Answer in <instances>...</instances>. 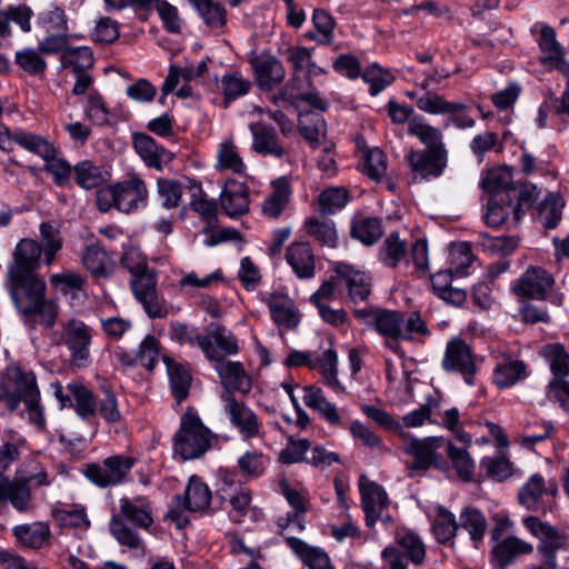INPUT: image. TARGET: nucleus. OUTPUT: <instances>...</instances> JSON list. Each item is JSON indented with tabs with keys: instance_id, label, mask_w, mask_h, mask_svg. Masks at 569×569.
<instances>
[{
	"instance_id": "72a5a7b5",
	"label": "nucleus",
	"mask_w": 569,
	"mask_h": 569,
	"mask_svg": "<svg viewBox=\"0 0 569 569\" xmlns=\"http://www.w3.org/2000/svg\"><path fill=\"white\" fill-rule=\"evenodd\" d=\"M234 475L227 472L223 478L221 491L229 497L231 511L230 518L233 522L242 523L246 516L252 511L250 507L251 492L248 488L239 486L234 487Z\"/></svg>"
},
{
	"instance_id": "13d9d810",
	"label": "nucleus",
	"mask_w": 569,
	"mask_h": 569,
	"mask_svg": "<svg viewBox=\"0 0 569 569\" xmlns=\"http://www.w3.org/2000/svg\"><path fill=\"white\" fill-rule=\"evenodd\" d=\"M312 22L316 31L307 32L306 37L321 46H330L335 40L336 22L331 14L323 9H315L312 13Z\"/></svg>"
},
{
	"instance_id": "774afa93",
	"label": "nucleus",
	"mask_w": 569,
	"mask_h": 569,
	"mask_svg": "<svg viewBox=\"0 0 569 569\" xmlns=\"http://www.w3.org/2000/svg\"><path fill=\"white\" fill-rule=\"evenodd\" d=\"M541 355L545 360L549 363L552 378L566 377L569 375V353L565 347L560 343L546 345Z\"/></svg>"
},
{
	"instance_id": "2eb2a0df",
	"label": "nucleus",
	"mask_w": 569,
	"mask_h": 569,
	"mask_svg": "<svg viewBox=\"0 0 569 569\" xmlns=\"http://www.w3.org/2000/svg\"><path fill=\"white\" fill-rule=\"evenodd\" d=\"M441 366L447 372L461 375L467 385H475L478 371L476 358L471 348L461 338H453L447 342Z\"/></svg>"
},
{
	"instance_id": "473e14b6",
	"label": "nucleus",
	"mask_w": 569,
	"mask_h": 569,
	"mask_svg": "<svg viewBox=\"0 0 569 569\" xmlns=\"http://www.w3.org/2000/svg\"><path fill=\"white\" fill-rule=\"evenodd\" d=\"M157 283L158 278H147L144 283L138 282L131 288L133 297L151 319L164 318L168 315V307L157 292Z\"/></svg>"
},
{
	"instance_id": "39448f33",
	"label": "nucleus",
	"mask_w": 569,
	"mask_h": 569,
	"mask_svg": "<svg viewBox=\"0 0 569 569\" xmlns=\"http://www.w3.org/2000/svg\"><path fill=\"white\" fill-rule=\"evenodd\" d=\"M443 398L433 392L425 397L423 402L416 409L402 416V423L407 428H419L425 423L436 425L450 431L457 441L469 446L471 435L465 430L461 413L457 407L443 408Z\"/></svg>"
},
{
	"instance_id": "79ce46f5",
	"label": "nucleus",
	"mask_w": 569,
	"mask_h": 569,
	"mask_svg": "<svg viewBox=\"0 0 569 569\" xmlns=\"http://www.w3.org/2000/svg\"><path fill=\"white\" fill-rule=\"evenodd\" d=\"M162 361L167 368L172 397L180 403L189 396L192 381L190 371L168 356H162Z\"/></svg>"
},
{
	"instance_id": "37998d69",
	"label": "nucleus",
	"mask_w": 569,
	"mask_h": 569,
	"mask_svg": "<svg viewBox=\"0 0 569 569\" xmlns=\"http://www.w3.org/2000/svg\"><path fill=\"white\" fill-rule=\"evenodd\" d=\"M428 516L431 520L432 532L439 543H447L455 538L459 525L451 511L442 505H436Z\"/></svg>"
},
{
	"instance_id": "052dcab7",
	"label": "nucleus",
	"mask_w": 569,
	"mask_h": 569,
	"mask_svg": "<svg viewBox=\"0 0 569 569\" xmlns=\"http://www.w3.org/2000/svg\"><path fill=\"white\" fill-rule=\"evenodd\" d=\"M32 501L31 488L20 478L10 480L0 502H9L17 511L26 512L30 509Z\"/></svg>"
},
{
	"instance_id": "5fc2aeb1",
	"label": "nucleus",
	"mask_w": 569,
	"mask_h": 569,
	"mask_svg": "<svg viewBox=\"0 0 569 569\" xmlns=\"http://www.w3.org/2000/svg\"><path fill=\"white\" fill-rule=\"evenodd\" d=\"M416 103L419 110L430 114H447V112L468 109V107L462 102L447 101L441 94L431 91H427L419 96Z\"/></svg>"
},
{
	"instance_id": "6ab92c4d",
	"label": "nucleus",
	"mask_w": 569,
	"mask_h": 569,
	"mask_svg": "<svg viewBox=\"0 0 569 569\" xmlns=\"http://www.w3.org/2000/svg\"><path fill=\"white\" fill-rule=\"evenodd\" d=\"M200 349L210 361L219 362L228 356H236L240 352L238 338L226 327L214 326L200 340Z\"/></svg>"
},
{
	"instance_id": "de8ad7c7",
	"label": "nucleus",
	"mask_w": 569,
	"mask_h": 569,
	"mask_svg": "<svg viewBox=\"0 0 569 569\" xmlns=\"http://www.w3.org/2000/svg\"><path fill=\"white\" fill-rule=\"evenodd\" d=\"M459 529L468 532L475 547H478L485 538L488 522L483 512L475 507H465L459 516Z\"/></svg>"
},
{
	"instance_id": "9d476101",
	"label": "nucleus",
	"mask_w": 569,
	"mask_h": 569,
	"mask_svg": "<svg viewBox=\"0 0 569 569\" xmlns=\"http://www.w3.org/2000/svg\"><path fill=\"white\" fill-rule=\"evenodd\" d=\"M398 547L388 546L381 552V558L389 569H408L405 557L415 566L423 563L427 549L422 539L413 531L399 530L396 535Z\"/></svg>"
},
{
	"instance_id": "dca6fc26",
	"label": "nucleus",
	"mask_w": 569,
	"mask_h": 569,
	"mask_svg": "<svg viewBox=\"0 0 569 569\" xmlns=\"http://www.w3.org/2000/svg\"><path fill=\"white\" fill-rule=\"evenodd\" d=\"M14 144L37 154L42 160L53 153H59V148L47 138L23 130H17L11 133L4 124L0 123V149L10 152L13 150Z\"/></svg>"
},
{
	"instance_id": "7ed1b4c3",
	"label": "nucleus",
	"mask_w": 569,
	"mask_h": 569,
	"mask_svg": "<svg viewBox=\"0 0 569 569\" xmlns=\"http://www.w3.org/2000/svg\"><path fill=\"white\" fill-rule=\"evenodd\" d=\"M119 515H114L109 523L111 536L129 549L144 552L146 543L138 529H149L153 523L152 509L146 497H122L119 500Z\"/></svg>"
},
{
	"instance_id": "2f4dec72",
	"label": "nucleus",
	"mask_w": 569,
	"mask_h": 569,
	"mask_svg": "<svg viewBox=\"0 0 569 569\" xmlns=\"http://www.w3.org/2000/svg\"><path fill=\"white\" fill-rule=\"evenodd\" d=\"M120 264L130 273V289L138 284V282L144 283L147 278H158L156 270L148 266L146 254L138 247L124 246Z\"/></svg>"
},
{
	"instance_id": "603ef678",
	"label": "nucleus",
	"mask_w": 569,
	"mask_h": 569,
	"mask_svg": "<svg viewBox=\"0 0 569 569\" xmlns=\"http://www.w3.org/2000/svg\"><path fill=\"white\" fill-rule=\"evenodd\" d=\"M408 247L406 240H401L399 232H391L379 249V260L388 268H397L406 260Z\"/></svg>"
},
{
	"instance_id": "f257e3e1",
	"label": "nucleus",
	"mask_w": 569,
	"mask_h": 569,
	"mask_svg": "<svg viewBox=\"0 0 569 569\" xmlns=\"http://www.w3.org/2000/svg\"><path fill=\"white\" fill-rule=\"evenodd\" d=\"M42 256L41 244L30 238L18 241L7 270V289L17 310L27 319L51 328L58 318V305L47 300L46 282L38 269Z\"/></svg>"
},
{
	"instance_id": "b1692460",
	"label": "nucleus",
	"mask_w": 569,
	"mask_h": 569,
	"mask_svg": "<svg viewBox=\"0 0 569 569\" xmlns=\"http://www.w3.org/2000/svg\"><path fill=\"white\" fill-rule=\"evenodd\" d=\"M256 81L260 89L272 90L286 78L282 62L270 53H261L250 60Z\"/></svg>"
},
{
	"instance_id": "4d7b16f0",
	"label": "nucleus",
	"mask_w": 569,
	"mask_h": 569,
	"mask_svg": "<svg viewBox=\"0 0 569 569\" xmlns=\"http://www.w3.org/2000/svg\"><path fill=\"white\" fill-rule=\"evenodd\" d=\"M375 328L383 337L401 339L405 317L399 311L378 310L372 313Z\"/></svg>"
},
{
	"instance_id": "a878e982",
	"label": "nucleus",
	"mask_w": 569,
	"mask_h": 569,
	"mask_svg": "<svg viewBox=\"0 0 569 569\" xmlns=\"http://www.w3.org/2000/svg\"><path fill=\"white\" fill-rule=\"evenodd\" d=\"M491 549V558L495 565L506 568L516 562L521 556H529L533 552V545L513 535L506 536Z\"/></svg>"
},
{
	"instance_id": "f704fd0d",
	"label": "nucleus",
	"mask_w": 569,
	"mask_h": 569,
	"mask_svg": "<svg viewBox=\"0 0 569 569\" xmlns=\"http://www.w3.org/2000/svg\"><path fill=\"white\" fill-rule=\"evenodd\" d=\"M338 356L332 348H328L322 352L312 351L311 370H317L323 379V383L332 389L336 393L345 392V387L338 379Z\"/></svg>"
},
{
	"instance_id": "c85d7f7f",
	"label": "nucleus",
	"mask_w": 569,
	"mask_h": 569,
	"mask_svg": "<svg viewBox=\"0 0 569 569\" xmlns=\"http://www.w3.org/2000/svg\"><path fill=\"white\" fill-rule=\"evenodd\" d=\"M286 545L308 569H336L329 553L297 537H286Z\"/></svg>"
},
{
	"instance_id": "423d86ee",
	"label": "nucleus",
	"mask_w": 569,
	"mask_h": 569,
	"mask_svg": "<svg viewBox=\"0 0 569 569\" xmlns=\"http://www.w3.org/2000/svg\"><path fill=\"white\" fill-rule=\"evenodd\" d=\"M216 443V433L203 423L196 408L188 407L172 436L173 455L183 461L200 459Z\"/></svg>"
},
{
	"instance_id": "0eeeda50",
	"label": "nucleus",
	"mask_w": 569,
	"mask_h": 569,
	"mask_svg": "<svg viewBox=\"0 0 569 569\" xmlns=\"http://www.w3.org/2000/svg\"><path fill=\"white\" fill-rule=\"evenodd\" d=\"M149 191L144 180L132 174L128 179L104 186L96 193L97 207L101 212L116 209L122 213H132L148 204Z\"/></svg>"
},
{
	"instance_id": "aec40b11",
	"label": "nucleus",
	"mask_w": 569,
	"mask_h": 569,
	"mask_svg": "<svg viewBox=\"0 0 569 569\" xmlns=\"http://www.w3.org/2000/svg\"><path fill=\"white\" fill-rule=\"evenodd\" d=\"M333 271L337 284L346 288L355 303L365 301L369 297L372 282L367 271L347 262H336Z\"/></svg>"
},
{
	"instance_id": "4be33fe9",
	"label": "nucleus",
	"mask_w": 569,
	"mask_h": 569,
	"mask_svg": "<svg viewBox=\"0 0 569 569\" xmlns=\"http://www.w3.org/2000/svg\"><path fill=\"white\" fill-rule=\"evenodd\" d=\"M407 161L412 172L425 180L440 177L448 164V150L410 151Z\"/></svg>"
},
{
	"instance_id": "bb28decb",
	"label": "nucleus",
	"mask_w": 569,
	"mask_h": 569,
	"mask_svg": "<svg viewBox=\"0 0 569 569\" xmlns=\"http://www.w3.org/2000/svg\"><path fill=\"white\" fill-rule=\"evenodd\" d=\"M214 169L220 173H230L238 178L247 177L248 167L232 138H224L218 143Z\"/></svg>"
},
{
	"instance_id": "4468645a",
	"label": "nucleus",
	"mask_w": 569,
	"mask_h": 569,
	"mask_svg": "<svg viewBox=\"0 0 569 569\" xmlns=\"http://www.w3.org/2000/svg\"><path fill=\"white\" fill-rule=\"evenodd\" d=\"M556 496V483H546L542 476L535 473L519 489L518 501L527 510L547 513L552 510Z\"/></svg>"
},
{
	"instance_id": "5701e85b",
	"label": "nucleus",
	"mask_w": 569,
	"mask_h": 569,
	"mask_svg": "<svg viewBox=\"0 0 569 569\" xmlns=\"http://www.w3.org/2000/svg\"><path fill=\"white\" fill-rule=\"evenodd\" d=\"M33 11L27 4H9L0 9V49L10 44L13 37L12 23L28 33L31 31Z\"/></svg>"
},
{
	"instance_id": "e2e57ef3",
	"label": "nucleus",
	"mask_w": 569,
	"mask_h": 569,
	"mask_svg": "<svg viewBox=\"0 0 569 569\" xmlns=\"http://www.w3.org/2000/svg\"><path fill=\"white\" fill-rule=\"evenodd\" d=\"M250 88L251 81L240 72L224 73L219 82V89L223 94L226 104L246 96Z\"/></svg>"
},
{
	"instance_id": "e433bc0d",
	"label": "nucleus",
	"mask_w": 569,
	"mask_h": 569,
	"mask_svg": "<svg viewBox=\"0 0 569 569\" xmlns=\"http://www.w3.org/2000/svg\"><path fill=\"white\" fill-rule=\"evenodd\" d=\"M211 490L198 476H191L183 496H177L178 506L188 511H203L211 502Z\"/></svg>"
},
{
	"instance_id": "c9c22d12",
	"label": "nucleus",
	"mask_w": 569,
	"mask_h": 569,
	"mask_svg": "<svg viewBox=\"0 0 569 569\" xmlns=\"http://www.w3.org/2000/svg\"><path fill=\"white\" fill-rule=\"evenodd\" d=\"M133 148L146 166L158 170H161L173 158L170 151L159 147L153 138L146 133H136L133 136Z\"/></svg>"
},
{
	"instance_id": "6e6552de",
	"label": "nucleus",
	"mask_w": 569,
	"mask_h": 569,
	"mask_svg": "<svg viewBox=\"0 0 569 569\" xmlns=\"http://www.w3.org/2000/svg\"><path fill=\"white\" fill-rule=\"evenodd\" d=\"M94 329L78 318H69L59 323V328L52 332L51 341L57 346H63L69 352L71 366L83 369L91 365V346Z\"/></svg>"
},
{
	"instance_id": "58836bf2",
	"label": "nucleus",
	"mask_w": 569,
	"mask_h": 569,
	"mask_svg": "<svg viewBox=\"0 0 569 569\" xmlns=\"http://www.w3.org/2000/svg\"><path fill=\"white\" fill-rule=\"evenodd\" d=\"M191 191L190 208L197 212L209 228L218 221V207L214 200H209L200 181L188 179L187 186Z\"/></svg>"
},
{
	"instance_id": "69168bd1",
	"label": "nucleus",
	"mask_w": 569,
	"mask_h": 569,
	"mask_svg": "<svg viewBox=\"0 0 569 569\" xmlns=\"http://www.w3.org/2000/svg\"><path fill=\"white\" fill-rule=\"evenodd\" d=\"M360 77L367 84H369V93L372 97L382 92L396 79L389 69L382 68L377 62L367 66L361 71Z\"/></svg>"
},
{
	"instance_id": "a19ab883",
	"label": "nucleus",
	"mask_w": 569,
	"mask_h": 569,
	"mask_svg": "<svg viewBox=\"0 0 569 569\" xmlns=\"http://www.w3.org/2000/svg\"><path fill=\"white\" fill-rule=\"evenodd\" d=\"M538 44L542 52L540 62L545 66L565 71V51L562 46L556 39L553 28L549 26L541 28Z\"/></svg>"
},
{
	"instance_id": "20e7f679",
	"label": "nucleus",
	"mask_w": 569,
	"mask_h": 569,
	"mask_svg": "<svg viewBox=\"0 0 569 569\" xmlns=\"http://www.w3.org/2000/svg\"><path fill=\"white\" fill-rule=\"evenodd\" d=\"M302 391L305 405L316 411L319 418L328 426L335 429H348L353 440L360 441L368 448L376 449L381 447L382 439L379 435L360 420L348 422L343 416V410L329 401L320 387L313 385L305 386Z\"/></svg>"
},
{
	"instance_id": "7c9ffc66",
	"label": "nucleus",
	"mask_w": 569,
	"mask_h": 569,
	"mask_svg": "<svg viewBox=\"0 0 569 569\" xmlns=\"http://www.w3.org/2000/svg\"><path fill=\"white\" fill-rule=\"evenodd\" d=\"M214 370L227 390L248 393L252 389V378L242 362L222 360L217 362Z\"/></svg>"
},
{
	"instance_id": "8fccbe9b",
	"label": "nucleus",
	"mask_w": 569,
	"mask_h": 569,
	"mask_svg": "<svg viewBox=\"0 0 569 569\" xmlns=\"http://www.w3.org/2000/svg\"><path fill=\"white\" fill-rule=\"evenodd\" d=\"M12 533L24 547L40 549L50 538V528L48 523L38 521L16 526L12 528Z\"/></svg>"
},
{
	"instance_id": "864d4df0",
	"label": "nucleus",
	"mask_w": 569,
	"mask_h": 569,
	"mask_svg": "<svg viewBox=\"0 0 569 569\" xmlns=\"http://www.w3.org/2000/svg\"><path fill=\"white\" fill-rule=\"evenodd\" d=\"M84 268L94 277H107L112 271V260L98 244L87 246L82 253Z\"/></svg>"
},
{
	"instance_id": "4c0bfd02",
	"label": "nucleus",
	"mask_w": 569,
	"mask_h": 569,
	"mask_svg": "<svg viewBox=\"0 0 569 569\" xmlns=\"http://www.w3.org/2000/svg\"><path fill=\"white\" fill-rule=\"evenodd\" d=\"M272 191L261 204L262 213L272 219L281 216L291 198V184L287 177H280L271 181Z\"/></svg>"
},
{
	"instance_id": "49530a36",
	"label": "nucleus",
	"mask_w": 569,
	"mask_h": 569,
	"mask_svg": "<svg viewBox=\"0 0 569 569\" xmlns=\"http://www.w3.org/2000/svg\"><path fill=\"white\" fill-rule=\"evenodd\" d=\"M72 399V407L77 415L83 420H90L97 412V400L93 392L80 382H69L67 385Z\"/></svg>"
},
{
	"instance_id": "09e8293b",
	"label": "nucleus",
	"mask_w": 569,
	"mask_h": 569,
	"mask_svg": "<svg viewBox=\"0 0 569 569\" xmlns=\"http://www.w3.org/2000/svg\"><path fill=\"white\" fill-rule=\"evenodd\" d=\"M52 517L57 525L63 529H78L86 531L90 527L87 509L82 505H71L54 508Z\"/></svg>"
},
{
	"instance_id": "f3484780",
	"label": "nucleus",
	"mask_w": 569,
	"mask_h": 569,
	"mask_svg": "<svg viewBox=\"0 0 569 569\" xmlns=\"http://www.w3.org/2000/svg\"><path fill=\"white\" fill-rule=\"evenodd\" d=\"M273 323L280 330L295 331L299 328L302 313L295 300L283 291H273L263 298Z\"/></svg>"
},
{
	"instance_id": "cd10ccee",
	"label": "nucleus",
	"mask_w": 569,
	"mask_h": 569,
	"mask_svg": "<svg viewBox=\"0 0 569 569\" xmlns=\"http://www.w3.org/2000/svg\"><path fill=\"white\" fill-rule=\"evenodd\" d=\"M220 204L229 217L241 216L249 210V193L246 182L227 179L220 192Z\"/></svg>"
},
{
	"instance_id": "bf43d9fd",
	"label": "nucleus",
	"mask_w": 569,
	"mask_h": 569,
	"mask_svg": "<svg viewBox=\"0 0 569 569\" xmlns=\"http://www.w3.org/2000/svg\"><path fill=\"white\" fill-rule=\"evenodd\" d=\"M14 64L24 73L33 77H42L47 70V62L39 48H22L14 52Z\"/></svg>"
},
{
	"instance_id": "6e6d98bb",
	"label": "nucleus",
	"mask_w": 569,
	"mask_h": 569,
	"mask_svg": "<svg viewBox=\"0 0 569 569\" xmlns=\"http://www.w3.org/2000/svg\"><path fill=\"white\" fill-rule=\"evenodd\" d=\"M160 355V341L153 336H146L140 342L134 357H130L127 366L140 365L148 371H152L158 362Z\"/></svg>"
},
{
	"instance_id": "0e129e2a",
	"label": "nucleus",
	"mask_w": 569,
	"mask_h": 569,
	"mask_svg": "<svg viewBox=\"0 0 569 569\" xmlns=\"http://www.w3.org/2000/svg\"><path fill=\"white\" fill-rule=\"evenodd\" d=\"M76 182L83 189H93L107 180V172L90 160H83L73 168Z\"/></svg>"
},
{
	"instance_id": "3c124183",
	"label": "nucleus",
	"mask_w": 569,
	"mask_h": 569,
	"mask_svg": "<svg viewBox=\"0 0 569 569\" xmlns=\"http://www.w3.org/2000/svg\"><path fill=\"white\" fill-rule=\"evenodd\" d=\"M39 232L43 262L46 266H51L63 246L60 229L50 221H43L39 226Z\"/></svg>"
},
{
	"instance_id": "338daca9",
	"label": "nucleus",
	"mask_w": 569,
	"mask_h": 569,
	"mask_svg": "<svg viewBox=\"0 0 569 569\" xmlns=\"http://www.w3.org/2000/svg\"><path fill=\"white\" fill-rule=\"evenodd\" d=\"M308 236L317 240L321 246L335 248L338 242L336 226L332 221L309 218L305 222Z\"/></svg>"
},
{
	"instance_id": "f03ea898",
	"label": "nucleus",
	"mask_w": 569,
	"mask_h": 569,
	"mask_svg": "<svg viewBox=\"0 0 569 569\" xmlns=\"http://www.w3.org/2000/svg\"><path fill=\"white\" fill-rule=\"evenodd\" d=\"M0 401L10 412H18L34 426H43L40 390L31 370L16 362L9 363L0 381Z\"/></svg>"
},
{
	"instance_id": "393cba45",
	"label": "nucleus",
	"mask_w": 569,
	"mask_h": 569,
	"mask_svg": "<svg viewBox=\"0 0 569 569\" xmlns=\"http://www.w3.org/2000/svg\"><path fill=\"white\" fill-rule=\"evenodd\" d=\"M284 258L298 279L309 280L316 276V256L309 242L290 243Z\"/></svg>"
},
{
	"instance_id": "a18cd8bd",
	"label": "nucleus",
	"mask_w": 569,
	"mask_h": 569,
	"mask_svg": "<svg viewBox=\"0 0 569 569\" xmlns=\"http://www.w3.org/2000/svg\"><path fill=\"white\" fill-rule=\"evenodd\" d=\"M408 134L419 139L428 150L447 149L440 129L429 124L422 116H415L410 120Z\"/></svg>"
},
{
	"instance_id": "a211bd4d",
	"label": "nucleus",
	"mask_w": 569,
	"mask_h": 569,
	"mask_svg": "<svg viewBox=\"0 0 569 569\" xmlns=\"http://www.w3.org/2000/svg\"><path fill=\"white\" fill-rule=\"evenodd\" d=\"M221 399L231 425L244 439L258 438L262 435V422L252 409L230 393L222 395Z\"/></svg>"
},
{
	"instance_id": "412c9836",
	"label": "nucleus",
	"mask_w": 569,
	"mask_h": 569,
	"mask_svg": "<svg viewBox=\"0 0 569 569\" xmlns=\"http://www.w3.org/2000/svg\"><path fill=\"white\" fill-rule=\"evenodd\" d=\"M359 492L361 496V507L365 512L366 525L373 527L382 518L383 512L389 506V498L385 488L370 480L366 476L359 479Z\"/></svg>"
},
{
	"instance_id": "ea45409f",
	"label": "nucleus",
	"mask_w": 569,
	"mask_h": 569,
	"mask_svg": "<svg viewBox=\"0 0 569 569\" xmlns=\"http://www.w3.org/2000/svg\"><path fill=\"white\" fill-rule=\"evenodd\" d=\"M252 133V149L260 154H270L281 158L284 154V149L278 142V137L274 129L263 122H254L250 124Z\"/></svg>"
},
{
	"instance_id": "c03bdc74",
	"label": "nucleus",
	"mask_w": 569,
	"mask_h": 569,
	"mask_svg": "<svg viewBox=\"0 0 569 569\" xmlns=\"http://www.w3.org/2000/svg\"><path fill=\"white\" fill-rule=\"evenodd\" d=\"M208 67L204 61L197 64H188L184 67L170 66L169 72L161 88L160 102L163 103L164 98L171 93L180 81L190 82L202 77Z\"/></svg>"
},
{
	"instance_id": "9b49d317",
	"label": "nucleus",
	"mask_w": 569,
	"mask_h": 569,
	"mask_svg": "<svg viewBox=\"0 0 569 569\" xmlns=\"http://www.w3.org/2000/svg\"><path fill=\"white\" fill-rule=\"evenodd\" d=\"M522 525L527 531L537 539V555L539 560L557 559L558 552L566 549L567 535L558 527L541 520L537 516H526Z\"/></svg>"
},
{
	"instance_id": "c756f323",
	"label": "nucleus",
	"mask_w": 569,
	"mask_h": 569,
	"mask_svg": "<svg viewBox=\"0 0 569 569\" xmlns=\"http://www.w3.org/2000/svg\"><path fill=\"white\" fill-rule=\"evenodd\" d=\"M529 376L525 361L502 355L492 372V382L499 389H508L526 380Z\"/></svg>"
},
{
	"instance_id": "f8f14e48",
	"label": "nucleus",
	"mask_w": 569,
	"mask_h": 569,
	"mask_svg": "<svg viewBox=\"0 0 569 569\" xmlns=\"http://www.w3.org/2000/svg\"><path fill=\"white\" fill-rule=\"evenodd\" d=\"M553 286L552 274L540 267H530L518 278L512 290L518 297L536 300L549 299L553 305L560 306L562 296L551 293Z\"/></svg>"
},
{
	"instance_id": "ddd939ff",
	"label": "nucleus",
	"mask_w": 569,
	"mask_h": 569,
	"mask_svg": "<svg viewBox=\"0 0 569 569\" xmlns=\"http://www.w3.org/2000/svg\"><path fill=\"white\" fill-rule=\"evenodd\" d=\"M445 445V438L441 436H431L422 439L410 437L405 439L402 450L413 458V461L407 462L410 477L427 471L435 466L440 458L438 450Z\"/></svg>"
},
{
	"instance_id": "680f3d73",
	"label": "nucleus",
	"mask_w": 569,
	"mask_h": 569,
	"mask_svg": "<svg viewBox=\"0 0 569 569\" xmlns=\"http://www.w3.org/2000/svg\"><path fill=\"white\" fill-rule=\"evenodd\" d=\"M61 66L71 72L89 71L94 63L93 52L87 46L67 48L60 57Z\"/></svg>"
},
{
	"instance_id": "1a4fd4ad",
	"label": "nucleus",
	"mask_w": 569,
	"mask_h": 569,
	"mask_svg": "<svg viewBox=\"0 0 569 569\" xmlns=\"http://www.w3.org/2000/svg\"><path fill=\"white\" fill-rule=\"evenodd\" d=\"M137 459L127 455H113L100 462L88 463L83 468V476L99 488L116 487L128 480Z\"/></svg>"
}]
</instances>
